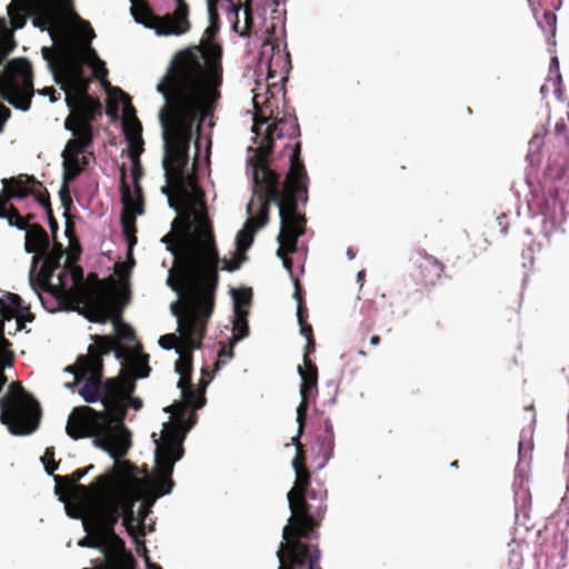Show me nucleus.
<instances>
[{"instance_id":"obj_1","label":"nucleus","mask_w":569,"mask_h":569,"mask_svg":"<svg viewBox=\"0 0 569 569\" xmlns=\"http://www.w3.org/2000/svg\"><path fill=\"white\" fill-rule=\"evenodd\" d=\"M214 70H206L197 53L186 50L178 53L171 69L157 90L166 99L160 111L163 128V170L167 183L183 196L187 188L197 186L196 163L188 172L189 149L196 120L201 122L208 100L218 84Z\"/></svg>"},{"instance_id":"obj_2","label":"nucleus","mask_w":569,"mask_h":569,"mask_svg":"<svg viewBox=\"0 0 569 569\" xmlns=\"http://www.w3.org/2000/svg\"><path fill=\"white\" fill-rule=\"evenodd\" d=\"M220 258L212 246L188 247L169 272L168 286L181 298L171 303L181 337L207 332L219 283Z\"/></svg>"},{"instance_id":"obj_3","label":"nucleus","mask_w":569,"mask_h":569,"mask_svg":"<svg viewBox=\"0 0 569 569\" xmlns=\"http://www.w3.org/2000/svg\"><path fill=\"white\" fill-rule=\"evenodd\" d=\"M254 194L261 202L257 216L248 219L246 228L254 232L269 221L270 204L279 208L280 232L278 242L280 251H292L298 239L305 234L307 219L298 211V204L308 201L309 177L303 160L300 159V143H297L290 157V168L281 182L276 170L264 173L253 170Z\"/></svg>"},{"instance_id":"obj_4","label":"nucleus","mask_w":569,"mask_h":569,"mask_svg":"<svg viewBox=\"0 0 569 569\" xmlns=\"http://www.w3.org/2000/svg\"><path fill=\"white\" fill-rule=\"evenodd\" d=\"M295 473L293 487L287 493L291 516L283 527V541L277 551L278 569H321L319 548L302 540L318 538V528L327 512L328 491L321 482L311 486L308 468Z\"/></svg>"},{"instance_id":"obj_5","label":"nucleus","mask_w":569,"mask_h":569,"mask_svg":"<svg viewBox=\"0 0 569 569\" xmlns=\"http://www.w3.org/2000/svg\"><path fill=\"white\" fill-rule=\"evenodd\" d=\"M134 467L127 460L113 465L104 473L98 476L89 487H79L83 492L93 491L98 495L109 493L113 505L118 506L119 516L128 535L140 543L134 506L140 500L142 481L133 477Z\"/></svg>"},{"instance_id":"obj_6","label":"nucleus","mask_w":569,"mask_h":569,"mask_svg":"<svg viewBox=\"0 0 569 569\" xmlns=\"http://www.w3.org/2000/svg\"><path fill=\"white\" fill-rule=\"evenodd\" d=\"M206 332L181 337L180 346L176 347L179 358L176 361L174 369L180 376L178 388L181 391L182 401L174 402L168 408L176 418L182 423L188 413V409L193 411L201 409L206 405V388L209 381L203 378L200 380L198 388H194L191 381L193 351L200 349Z\"/></svg>"},{"instance_id":"obj_7","label":"nucleus","mask_w":569,"mask_h":569,"mask_svg":"<svg viewBox=\"0 0 569 569\" xmlns=\"http://www.w3.org/2000/svg\"><path fill=\"white\" fill-rule=\"evenodd\" d=\"M67 370L74 375L77 380L83 379L79 393L88 403L101 401L104 409L123 412L121 387L119 377L102 380L103 365L92 360L91 356L80 355L73 366Z\"/></svg>"},{"instance_id":"obj_8","label":"nucleus","mask_w":569,"mask_h":569,"mask_svg":"<svg viewBox=\"0 0 569 569\" xmlns=\"http://www.w3.org/2000/svg\"><path fill=\"white\" fill-rule=\"evenodd\" d=\"M9 392V397L0 406L1 422L12 435L32 433L37 430L40 421L39 403L24 391L19 381L10 385Z\"/></svg>"},{"instance_id":"obj_9","label":"nucleus","mask_w":569,"mask_h":569,"mask_svg":"<svg viewBox=\"0 0 569 569\" xmlns=\"http://www.w3.org/2000/svg\"><path fill=\"white\" fill-rule=\"evenodd\" d=\"M118 506L113 505L109 493L90 498L87 503L78 509L86 518V525L96 528L120 555H122L131 565L136 567V560L126 547L124 540L114 531L120 516Z\"/></svg>"},{"instance_id":"obj_10","label":"nucleus","mask_w":569,"mask_h":569,"mask_svg":"<svg viewBox=\"0 0 569 569\" xmlns=\"http://www.w3.org/2000/svg\"><path fill=\"white\" fill-rule=\"evenodd\" d=\"M182 439L183 435L180 427L167 426L163 431L162 442L160 443L158 440H154L157 443L154 457L157 468L154 487L157 497L170 493L173 488L174 482L171 476L174 463L183 456Z\"/></svg>"},{"instance_id":"obj_11","label":"nucleus","mask_w":569,"mask_h":569,"mask_svg":"<svg viewBox=\"0 0 569 569\" xmlns=\"http://www.w3.org/2000/svg\"><path fill=\"white\" fill-rule=\"evenodd\" d=\"M88 313L86 318L90 322L106 323L112 321L116 330L114 338L120 342L121 340L132 341L136 339L133 329L121 321L123 306L127 301H117L108 290L98 288L87 299Z\"/></svg>"},{"instance_id":"obj_12","label":"nucleus","mask_w":569,"mask_h":569,"mask_svg":"<svg viewBox=\"0 0 569 569\" xmlns=\"http://www.w3.org/2000/svg\"><path fill=\"white\" fill-rule=\"evenodd\" d=\"M300 137V128L298 119L295 116H283L277 118L272 124L266 129L264 136L261 138L260 144L256 149L252 166L253 170L264 173V170H272L269 166L270 156L273 151L274 139L288 138L289 142L286 143L284 149H290L289 158ZM302 160V158L300 157Z\"/></svg>"},{"instance_id":"obj_13","label":"nucleus","mask_w":569,"mask_h":569,"mask_svg":"<svg viewBox=\"0 0 569 569\" xmlns=\"http://www.w3.org/2000/svg\"><path fill=\"white\" fill-rule=\"evenodd\" d=\"M123 412L120 415L111 409L97 411L89 406H79L69 415L66 432L74 440L92 438L106 428L107 423L121 422Z\"/></svg>"},{"instance_id":"obj_14","label":"nucleus","mask_w":569,"mask_h":569,"mask_svg":"<svg viewBox=\"0 0 569 569\" xmlns=\"http://www.w3.org/2000/svg\"><path fill=\"white\" fill-rule=\"evenodd\" d=\"M68 515L72 518L82 519V526L87 536L78 545L80 547L98 549L103 555L102 559L91 561L93 568L83 569H136L93 526L86 525V518L78 510L73 513L68 509Z\"/></svg>"},{"instance_id":"obj_15","label":"nucleus","mask_w":569,"mask_h":569,"mask_svg":"<svg viewBox=\"0 0 569 569\" xmlns=\"http://www.w3.org/2000/svg\"><path fill=\"white\" fill-rule=\"evenodd\" d=\"M11 67L19 81L11 79L2 83L0 97L16 109L28 111L34 93L31 66L27 60L20 59L12 61Z\"/></svg>"},{"instance_id":"obj_16","label":"nucleus","mask_w":569,"mask_h":569,"mask_svg":"<svg viewBox=\"0 0 569 569\" xmlns=\"http://www.w3.org/2000/svg\"><path fill=\"white\" fill-rule=\"evenodd\" d=\"M66 103L71 113L64 120V128L71 130L74 127L93 132L92 122L101 116L102 106L98 99L89 94V89H86V93L68 92Z\"/></svg>"},{"instance_id":"obj_17","label":"nucleus","mask_w":569,"mask_h":569,"mask_svg":"<svg viewBox=\"0 0 569 569\" xmlns=\"http://www.w3.org/2000/svg\"><path fill=\"white\" fill-rule=\"evenodd\" d=\"M316 351L315 338L307 339L303 352V366H298V373L301 378L300 396L301 401L297 408V422H300V433L305 430L308 407L310 399L317 392L318 368L310 359V355Z\"/></svg>"},{"instance_id":"obj_18","label":"nucleus","mask_w":569,"mask_h":569,"mask_svg":"<svg viewBox=\"0 0 569 569\" xmlns=\"http://www.w3.org/2000/svg\"><path fill=\"white\" fill-rule=\"evenodd\" d=\"M54 81L60 84V88L66 92L86 93V89L90 88V78L84 73L83 63L78 57L72 54H64L59 60V66L53 70Z\"/></svg>"},{"instance_id":"obj_19","label":"nucleus","mask_w":569,"mask_h":569,"mask_svg":"<svg viewBox=\"0 0 569 569\" xmlns=\"http://www.w3.org/2000/svg\"><path fill=\"white\" fill-rule=\"evenodd\" d=\"M199 222H200V226H199V229H198V232H197V236H196V239L193 242L184 243L181 247H179L176 243L178 236L174 233H171V232L166 234L162 238L161 241L167 244V249L174 254V266L172 269L176 268L178 258L184 252V250L188 247H191V246L198 247L199 246V247L209 248L212 246L217 250L216 243H214L213 231H212L210 221L207 218L206 212L199 213Z\"/></svg>"},{"instance_id":"obj_20","label":"nucleus","mask_w":569,"mask_h":569,"mask_svg":"<svg viewBox=\"0 0 569 569\" xmlns=\"http://www.w3.org/2000/svg\"><path fill=\"white\" fill-rule=\"evenodd\" d=\"M91 339L93 345L88 347V353L86 356H91L92 360H99L102 365V357L110 352H113L118 360L126 361L127 363L137 352V349L122 346L113 336L94 335L91 336Z\"/></svg>"},{"instance_id":"obj_21","label":"nucleus","mask_w":569,"mask_h":569,"mask_svg":"<svg viewBox=\"0 0 569 569\" xmlns=\"http://www.w3.org/2000/svg\"><path fill=\"white\" fill-rule=\"evenodd\" d=\"M61 9L54 3L44 2L33 9V24L41 30H47L53 41H57L64 32V22Z\"/></svg>"},{"instance_id":"obj_22","label":"nucleus","mask_w":569,"mask_h":569,"mask_svg":"<svg viewBox=\"0 0 569 569\" xmlns=\"http://www.w3.org/2000/svg\"><path fill=\"white\" fill-rule=\"evenodd\" d=\"M88 469H77L69 476H54L57 483V490H64V492L71 495L72 501L76 503L77 509L82 507L90 498L99 496L93 491L83 492L79 487H86L84 485L78 483L86 475Z\"/></svg>"},{"instance_id":"obj_23","label":"nucleus","mask_w":569,"mask_h":569,"mask_svg":"<svg viewBox=\"0 0 569 569\" xmlns=\"http://www.w3.org/2000/svg\"><path fill=\"white\" fill-rule=\"evenodd\" d=\"M415 263L417 266L415 278L425 287L435 286L445 271L443 263L425 251L417 253Z\"/></svg>"},{"instance_id":"obj_24","label":"nucleus","mask_w":569,"mask_h":569,"mask_svg":"<svg viewBox=\"0 0 569 569\" xmlns=\"http://www.w3.org/2000/svg\"><path fill=\"white\" fill-rule=\"evenodd\" d=\"M120 193L121 202L123 204L121 212L122 232L129 247H132L137 243L136 217L139 214L136 213V211H132L129 207L130 204H128L127 172L124 166H122L120 170Z\"/></svg>"},{"instance_id":"obj_25","label":"nucleus","mask_w":569,"mask_h":569,"mask_svg":"<svg viewBox=\"0 0 569 569\" xmlns=\"http://www.w3.org/2000/svg\"><path fill=\"white\" fill-rule=\"evenodd\" d=\"M6 180L16 199H24L29 196H33L34 200L38 202V198L41 199L46 197L44 193L48 192L42 182L37 180L33 176L20 174Z\"/></svg>"},{"instance_id":"obj_26","label":"nucleus","mask_w":569,"mask_h":569,"mask_svg":"<svg viewBox=\"0 0 569 569\" xmlns=\"http://www.w3.org/2000/svg\"><path fill=\"white\" fill-rule=\"evenodd\" d=\"M50 248V239L47 231L38 223H34L26 231L24 249L28 253H33L32 266L42 259L43 254Z\"/></svg>"},{"instance_id":"obj_27","label":"nucleus","mask_w":569,"mask_h":569,"mask_svg":"<svg viewBox=\"0 0 569 569\" xmlns=\"http://www.w3.org/2000/svg\"><path fill=\"white\" fill-rule=\"evenodd\" d=\"M132 2L131 12L134 20L149 29H153L157 34L166 36L162 31L169 30L170 26L164 20V16L154 14L149 4L143 0L139 2L133 0Z\"/></svg>"},{"instance_id":"obj_28","label":"nucleus","mask_w":569,"mask_h":569,"mask_svg":"<svg viewBox=\"0 0 569 569\" xmlns=\"http://www.w3.org/2000/svg\"><path fill=\"white\" fill-rule=\"evenodd\" d=\"M313 449H316L317 458L320 459L318 468L321 469L332 458L335 449L333 426L329 418L323 420L322 431L316 436V445L312 450Z\"/></svg>"},{"instance_id":"obj_29","label":"nucleus","mask_w":569,"mask_h":569,"mask_svg":"<svg viewBox=\"0 0 569 569\" xmlns=\"http://www.w3.org/2000/svg\"><path fill=\"white\" fill-rule=\"evenodd\" d=\"M176 10L172 13L164 14V20L170 29L162 31L164 34L180 36L189 31L191 24L188 19L189 6L186 0H174Z\"/></svg>"},{"instance_id":"obj_30","label":"nucleus","mask_w":569,"mask_h":569,"mask_svg":"<svg viewBox=\"0 0 569 569\" xmlns=\"http://www.w3.org/2000/svg\"><path fill=\"white\" fill-rule=\"evenodd\" d=\"M13 313L8 308H0V389L7 383L4 367L11 366L13 353L9 350L11 343L4 338V322L10 321Z\"/></svg>"},{"instance_id":"obj_31","label":"nucleus","mask_w":569,"mask_h":569,"mask_svg":"<svg viewBox=\"0 0 569 569\" xmlns=\"http://www.w3.org/2000/svg\"><path fill=\"white\" fill-rule=\"evenodd\" d=\"M130 432L122 422L110 423V439L112 442L111 458L114 459V465L120 463L119 459L127 455L131 446Z\"/></svg>"},{"instance_id":"obj_32","label":"nucleus","mask_w":569,"mask_h":569,"mask_svg":"<svg viewBox=\"0 0 569 569\" xmlns=\"http://www.w3.org/2000/svg\"><path fill=\"white\" fill-rule=\"evenodd\" d=\"M70 131L72 132L73 138L67 142L61 157L68 156L69 158H80V154L91 147L93 142V132L74 127Z\"/></svg>"},{"instance_id":"obj_33","label":"nucleus","mask_w":569,"mask_h":569,"mask_svg":"<svg viewBox=\"0 0 569 569\" xmlns=\"http://www.w3.org/2000/svg\"><path fill=\"white\" fill-rule=\"evenodd\" d=\"M53 241L54 243L52 249H48V251L46 252V254H43L41 259L43 260V264L41 267L40 272L44 278L52 277L53 272L60 268V261L64 256V248L62 243L58 242L57 238L53 239Z\"/></svg>"},{"instance_id":"obj_34","label":"nucleus","mask_w":569,"mask_h":569,"mask_svg":"<svg viewBox=\"0 0 569 569\" xmlns=\"http://www.w3.org/2000/svg\"><path fill=\"white\" fill-rule=\"evenodd\" d=\"M120 387H121V397H122V407H123V417L121 422L124 421L127 417V411L129 407L134 408L136 410L142 407V401L139 398L133 397V392L136 389V382L132 378L128 377H119Z\"/></svg>"},{"instance_id":"obj_35","label":"nucleus","mask_w":569,"mask_h":569,"mask_svg":"<svg viewBox=\"0 0 569 569\" xmlns=\"http://www.w3.org/2000/svg\"><path fill=\"white\" fill-rule=\"evenodd\" d=\"M117 91L120 93L122 102L124 103V112L128 114L131 112L134 114V109L130 102V97L122 91L121 89H117ZM123 133L127 137H138L142 138V127L140 121L137 119L136 116H132L131 120H124L123 122Z\"/></svg>"},{"instance_id":"obj_36","label":"nucleus","mask_w":569,"mask_h":569,"mask_svg":"<svg viewBox=\"0 0 569 569\" xmlns=\"http://www.w3.org/2000/svg\"><path fill=\"white\" fill-rule=\"evenodd\" d=\"M149 356L141 351V347L137 348V352L132 356V358L128 361V369L130 371V376L128 378H132L133 380L137 378H147L150 373V367L148 365Z\"/></svg>"},{"instance_id":"obj_37","label":"nucleus","mask_w":569,"mask_h":569,"mask_svg":"<svg viewBox=\"0 0 569 569\" xmlns=\"http://www.w3.org/2000/svg\"><path fill=\"white\" fill-rule=\"evenodd\" d=\"M230 1V10L238 16L240 9H243L244 13V24L241 31H239L241 37L250 36L251 29L253 27V16H252V0H229Z\"/></svg>"},{"instance_id":"obj_38","label":"nucleus","mask_w":569,"mask_h":569,"mask_svg":"<svg viewBox=\"0 0 569 569\" xmlns=\"http://www.w3.org/2000/svg\"><path fill=\"white\" fill-rule=\"evenodd\" d=\"M62 159L63 180L67 182L74 180L88 166V159L86 156H82L81 158H69L68 156H64Z\"/></svg>"},{"instance_id":"obj_39","label":"nucleus","mask_w":569,"mask_h":569,"mask_svg":"<svg viewBox=\"0 0 569 569\" xmlns=\"http://www.w3.org/2000/svg\"><path fill=\"white\" fill-rule=\"evenodd\" d=\"M547 130L541 127L539 130H537L531 139L529 140V149L527 158L530 160L531 163L539 162V153L540 150L545 143V137H546Z\"/></svg>"},{"instance_id":"obj_40","label":"nucleus","mask_w":569,"mask_h":569,"mask_svg":"<svg viewBox=\"0 0 569 569\" xmlns=\"http://www.w3.org/2000/svg\"><path fill=\"white\" fill-rule=\"evenodd\" d=\"M248 311H237L233 320V342H238L249 335V326L247 321Z\"/></svg>"},{"instance_id":"obj_41","label":"nucleus","mask_w":569,"mask_h":569,"mask_svg":"<svg viewBox=\"0 0 569 569\" xmlns=\"http://www.w3.org/2000/svg\"><path fill=\"white\" fill-rule=\"evenodd\" d=\"M127 189H128V204H130L129 206L130 209L132 211H136V213H138V214H142L144 212V199H143V192H142V187H141L140 182L136 181L133 183L136 199H133L131 189L128 183H127Z\"/></svg>"},{"instance_id":"obj_42","label":"nucleus","mask_w":569,"mask_h":569,"mask_svg":"<svg viewBox=\"0 0 569 569\" xmlns=\"http://www.w3.org/2000/svg\"><path fill=\"white\" fill-rule=\"evenodd\" d=\"M3 188L0 191V218L8 219L11 214V208H16L10 203L12 199H16L7 180H2Z\"/></svg>"},{"instance_id":"obj_43","label":"nucleus","mask_w":569,"mask_h":569,"mask_svg":"<svg viewBox=\"0 0 569 569\" xmlns=\"http://www.w3.org/2000/svg\"><path fill=\"white\" fill-rule=\"evenodd\" d=\"M302 433L303 431L300 433V422H298V433L296 437L292 438V442L297 451L292 460V468L295 471L307 469L305 446L300 441V437L302 436Z\"/></svg>"},{"instance_id":"obj_44","label":"nucleus","mask_w":569,"mask_h":569,"mask_svg":"<svg viewBox=\"0 0 569 569\" xmlns=\"http://www.w3.org/2000/svg\"><path fill=\"white\" fill-rule=\"evenodd\" d=\"M33 219L34 214L28 213L26 217H22L17 208H11V214L7 220L10 226L27 231L33 224L31 223Z\"/></svg>"},{"instance_id":"obj_45","label":"nucleus","mask_w":569,"mask_h":569,"mask_svg":"<svg viewBox=\"0 0 569 569\" xmlns=\"http://www.w3.org/2000/svg\"><path fill=\"white\" fill-rule=\"evenodd\" d=\"M234 313L237 311H248L247 307L251 303L252 292L251 289L233 290Z\"/></svg>"},{"instance_id":"obj_46","label":"nucleus","mask_w":569,"mask_h":569,"mask_svg":"<svg viewBox=\"0 0 569 569\" xmlns=\"http://www.w3.org/2000/svg\"><path fill=\"white\" fill-rule=\"evenodd\" d=\"M44 196L41 199L38 198V203L44 208L52 237L56 239L59 224L53 216L49 192H46Z\"/></svg>"},{"instance_id":"obj_47","label":"nucleus","mask_w":569,"mask_h":569,"mask_svg":"<svg viewBox=\"0 0 569 569\" xmlns=\"http://www.w3.org/2000/svg\"><path fill=\"white\" fill-rule=\"evenodd\" d=\"M96 282H98V286L92 288L91 290L81 292V302L84 303L86 313H88V306H87V299L88 295L97 290L98 288H104L110 292V295L117 300L120 301L118 292H116V282L112 278H109L107 282H100L99 279H96Z\"/></svg>"},{"instance_id":"obj_48","label":"nucleus","mask_w":569,"mask_h":569,"mask_svg":"<svg viewBox=\"0 0 569 569\" xmlns=\"http://www.w3.org/2000/svg\"><path fill=\"white\" fill-rule=\"evenodd\" d=\"M93 445L103 451L108 452L111 457L112 451V442L110 439V423H107L106 428L100 430L97 435L93 436Z\"/></svg>"},{"instance_id":"obj_49","label":"nucleus","mask_w":569,"mask_h":569,"mask_svg":"<svg viewBox=\"0 0 569 569\" xmlns=\"http://www.w3.org/2000/svg\"><path fill=\"white\" fill-rule=\"evenodd\" d=\"M553 140L559 149H567L569 147L568 128L563 119L555 126Z\"/></svg>"},{"instance_id":"obj_50","label":"nucleus","mask_w":569,"mask_h":569,"mask_svg":"<svg viewBox=\"0 0 569 569\" xmlns=\"http://www.w3.org/2000/svg\"><path fill=\"white\" fill-rule=\"evenodd\" d=\"M22 300L21 298L16 293H7L4 296V299H0V308H8L13 313V317L16 315L22 312Z\"/></svg>"},{"instance_id":"obj_51","label":"nucleus","mask_w":569,"mask_h":569,"mask_svg":"<svg viewBox=\"0 0 569 569\" xmlns=\"http://www.w3.org/2000/svg\"><path fill=\"white\" fill-rule=\"evenodd\" d=\"M254 229L243 228L237 234V252L247 250L253 241Z\"/></svg>"},{"instance_id":"obj_52","label":"nucleus","mask_w":569,"mask_h":569,"mask_svg":"<svg viewBox=\"0 0 569 569\" xmlns=\"http://www.w3.org/2000/svg\"><path fill=\"white\" fill-rule=\"evenodd\" d=\"M128 156L130 160L140 159L143 152V139L138 137H127Z\"/></svg>"},{"instance_id":"obj_53","label":"nucleus","mask_w":569,"mask_h":569,"mask_svg":"<svg viewBox=\"0 0 569 569\" xmlns=\"http://www.w3.org/2000/svg\"><path fill=\"white\" fill-rule=\"evenodd\" d=\"M181 343V335L167 333L159 338V346L166 350L176 349Z\"/></svg>"},{"instance_id":"obj_54","label":"nucleus","mask_w":569,"mask_h":569,"mask_svg":"<svg viewBox=\"0 0 569 569\" xmlns=\"http://www.w3.org/2000/svg\"><path fill=\"white\" fill-rule=\"evenodd\" d=\"M246 257L239 252H234L233 258L231 260L223 259L222 260V270L232 272L240 268L242 261Z\"/></svg>"},{"instance_id":"obj_55","label":"nucleus","mask_w":569,"mask_h":569,"mask_svg":"<svg viewBox=\"0 0 569 569\" xmlns=\"http://www.w3.org/2000/svg\"><path fill=\"white\" fill-rule=\"evenodd\" d=\"M236 342H231L228 348L223 347L218 353V360L214 363V369L219 370L221 366H223L227 360H230L233 357V345Z\"/></svg>"},{"instance_id":"obj_56","label":"nucleus","mask_w":569,"mask_h":569,"mask_svg":"<svg viewBox=\"0 0 569 569\" xmlns=\"http://www.w3.org/2000/svg\"><path fill=\"white\" fill-rule=\"evenodd\" d=\"M64 272H70L71 278L76 284L81 283L83 280V270L81 267L76 266L72 261H67Z\"/></svg>"},{"instance_id":"obj_57","label":"nucleus","mask_w":569,"mask_h":569,"mask_svg":"<svg viewBox=\"0 0 569 569\" xmlns=\"http://www.w3.org/2000/svg\"><path fill=\"white\" fill-rule=\"evenodd\" d=\"M80 61L83 62H87L89 64L92 66V63H94L96 61H99L100 58L98 57L96 50L90 47V46H87L84 47L81 52H80V57H78Z\"/></svg>"},{"instance_id":"obj_58","label":"nucleus","mask_w":569,"mask_h":569,"mask_svg":"<svg viewBox=\"0 0 569 569\" xmlns=\"http://www.w3.org/2000/svg\"><path fill=\"white\" fill-rule=\"evenodd\" d=\"M68 184H69V182L63 180L62 187H61V189L59 191L61 203L64 207L66 211H68L70 209V206L72 203V199L70 197L69 186Z\"/></svg>"},{"instance_id":"obj_59","label":"nucleus","mask_w":569,"mask_h":569,"mask_svg":"<svg viewBox=\"0 0 569 569\" xmlns=\"http://www.w3.org/2000/svg\"><path fill=\"white\" fill-rule=\"evenodd\" d=\"M93 76L101 80L102 82L108 76V69L106 68V63L100 59L92 63Z\"/></svg>"},{"instance_id":"obj_60","label":"nucleus","mask_w":569,"mask_h":569,"mask_svg":"<svg viewBox=\"0 0 569 569\" xmlns=\"http://www.w3.org/2000/svg\"><path fill=\"white\" fill-rule=\"evenodd\" d=\"M296 251H297V248L295 250H292V251H289V250L287 251L286 250L283 252H281L280 251V247L277 250V256L282 259L283 267L288 270V272L290 274H292V264H293V262H292V259L289 258L288 256L291 254V253H295Z\"/></svg>"},{"instance_id":"obj_61","label":"nucleus","mask_w":569,"mask_h":569,"mask_svg":"<svg viewBox=\"0 0 569 569\" xmlns=\"http://www.w3.org/2000/svg\"><path fill=\"white\" fill-rule=\"evenodd\" d=\"M172 188L174 189L173 186L168 183V186H164L162 188V192L168 196V201H169L170 207L173 208L177 212H180L181 211V203L176 198H173L171 196V189Z\"/></svg>"},{"instance_id":"obj_62","label":"nucleus","mask_w":569,"mask_h":569,"mask_svg":"<svg viewBox=\"0 0 569 569\" xmlns=\"http://www.w3.org/2000/svg\"><path fill=\"white\" fill-rule=\"evenodd\" d=\"M148 512H149V508L146 503H142L140 510H139V517L137 518V522H138V535L139 537L141 536H144V531H143V521L146 519V517L148 516Z\"/></svg>"},{"instance_id":"obj_63","label":"nucleus","mask_w":569,"mask_h":569,"mask_svg":"<svg viewBox=\"0 0 569 569\" xmlns=\"http://www.w3.org/2000/svg\"><path fill=\"white\" fill-rule=\"evenodd\" d=\"M64 233L69 238L70 243H72V241H74L77 243L78 253H79L81 251L80 243L77 240L76 234H74V224L69 219L66 222Z\"/></svg>"},{"instance_id":"obj_64","label":"nucleus","mask_w":569,"mask_h":569,"mask_svg":"<svg viewBox=\"0 0 569 569\" xmlns=\"http://www.w3.org/2000/svg\"><path fill=\"white\" fill-rule=\"evenodd\" d=\"M131 162H132L131 176H132L133 183H134L136 181L140 180V178L143 174V171H142V167L140 163V159H133V160H131Z\"/></svg>"}]
</instances>
